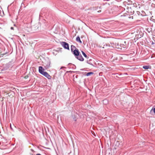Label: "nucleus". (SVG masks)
Returning <instances> with one entry per match:
<instances>
[{
    "label": "nucleus",
    "mask_w": 155,
    "mask_h": 155,
    "mask_svg": "<svg viewBox=\"0 0 155 155\" xmlns=\"http://www.w3.org/2000/svg\"><path fill=\"white\" fill-rule=\"evenodd\" d=\"M76 41L77 42H79L80 43H82V41L81 40L79 36H78L76 37Z\"/></svg>",
    "instance_id": "obj_13"
},
{
    "label": "nucleus",
    "mask_w": 155,
    "mask_h": 155,
    "mask_svg": "<svg viewBox=\"0 0 155 155\" xmlns=\"http://www.w3.org/2000/svg\"><path fill=\"white\" fill-rule=\"evenodd\" d=\"M125 15H120V17H124V16H125Z\"/></svg>",
    "instance_id": "obj_24"
},
{
    "label": "nucleus",
    "mask_w": 155,
    "mask_h": 155,
    "mask_svg": "<svg viewBox=\"0 0 155 155\" xmlns=\"http://www.w3.org/2000/svg\"><path fill=\"white\" fill-rule=\"evenodd\" d=\"M31 151H32V152H34V150H33V149H31Z\"/></svg>",
    "instance_id": "obj_25"
},
{
    "label": "nucleus",
    "mask_w": 155,
    "mask_h": 155,
    "mask_svg": "<svg viewBox=\"0 0 155 155\" xmlns=\"http://www.w3.org/2000/svg\"><path fill=\"white\" fill-rule=\"evenodd\" d=\"M91 60H92L91 59H90L89 61L87 60V64H89L92 65L93 66H94L93 64L91 62Z\"/></svg>",
    "instance_id": "obj_14"
},
{
    "label": "nucleus",
    "mask_w": 155,
    "mask_h": 155,
    "mask_svg": "<svg viewBox=\"0 0 155 155\" xmlns=\"http://www.w3.org/2000/svg\"><path fill=\"white\" fill-rule=\"evenodd\" d=\"M78 114L76 113L72 114V117L73 119L75 121H76L77 118L78 117Z\"/></svg>",
    "instance_id": "obj_9"
},
{
    "label": "nucleus",
    "mask_w": 155,
    "mask_h": 155,
    "mask_svg": "<svg viewBox=\"0 0 155 155\" xmlns=\"http://www.w3.org/2000/svg\"><path fill=\"white\" fill-rule=\"evenodd\" d=\"M101 8H101V7H99V8H100V9H101Z\"/></svg>",
    "instance_id": "obj_29"
},
{
    "label": "nucleus",
    "mask_w": 155,
    "mask_h": 155,
    "mask_svg": "<svg viewBox=\"0 0 155 155\" xmlns=\"http://www.w3.org/2000/svg\"><path fill=\"white\" fill-rule=\"evenodd\" d=\"M143 68L145 69H147L149 68L150 69L151 66L149 65H145L143 67Z\"/></svg>",
    "instance_id": "obj_11"
},
{
    "label": "nucleus",
    "mask_w": 155,
    "mask_h": 155,
    "mask_svg": "<svg viewBox=\"0 0 155 155\" xmlns=\"http://www.w3.org/2000/svg\"><path fill=\"white\" fill-rule=\"evenodd\" d=\"M137 13L138 15H140V12H139V11H137Z\"/></svg>",
    "instance_id": "obj_21"
},
{
    "label": "nucleus",
    "mask_w": 155,
    "mask_h": 155,
    "mask_svg": "<svg viewBox=\"0 0 155 155\" xmlns=\"http://www.w3.org/2000/svg\"><path fill=\"white\" fill-rule=\"evenodd\" d=\"M1 11L0 10V15H1Z\"/></svg>",
    "instance_id": "obj_28"
},
{
    "label": "nucleus",
    "mask_w": 155,
    "mask_h": 155,
    "mask_svg": "<svg viewBox=\"0 0 155 155\" xmlns=\"http://www.w3.org/2000/svg\"><path fill=\"white\" fill-rule=\"evenodd\" d=\"M77 48L75 46L73 45H71V51L72 53L73 52V51H74V50Z\"/></svg>",
    "instance_id": "obj_10"
},
{
    "label": "nucleus",
    "mask_w": 155,
    "mask_h": 155,
    "mask_svg": "<svg viewBox=\"0 0 155 155\" xmlns=\"http://www.w3.org/2000/svg\"><path fill=\"white\" fill-rule=\"evenodd\" d=\"M142 12H144V11H142Z\"/></svg>",
    "instance_id": "obj_35"
},
{
    "label": "nucleus",
    "mask_w": 155,
    "mask_h": 155,
    "mask_svg": "<svg viewBox=\"0 0 155 155\" xmlns=\"http://www.w3.org/2000/svg\"><path fill=\"white\" fill-rule=\"evenodd\" d=\"M151 28H147V30L148 33H150V32L151 31Z\"/></svg>",
    "instance_id": "obj_18"
},
{
    "label": "nucleus",
    "mask_w": 155,
    "mask_h": 155,
    "mask_svg": "<svg viewBox=\"0 0 155 155\" xmlns=\"http://www.w3.org/2000/svg\"><path fill=\"white\" fill-rule=\"evenodd\" d=\"M151 6L153 8H155V4L153 3H152L151 5Z\"/></svg>",
    "instance_id": "obj_19"
},
{
    "label": "nucleus",
    "mask_w": 155,
    "mask_h": 155,
    "mask_svg": "<svg viewBox=\"0 0 155 155\" xmlns=\"http://www.w3.org/2000/svg\"><path fill=\"white\" fill-rule=\"evenodd\" d=\"M39 24H36L34 25L32 27V30L35 31H38L40 29Z\"/></svg>",
    "instance_id": "obj_2"
},
{
    "label": "nucleus",
    "mask_w": 155,
    "mask_h": 155,
    "mask_svg": "<svg viewBox=\"0 0 155 155\" xmlns=\"http://www.w3.org/2000/svg\"><path fill=\"white\" fill-rule=\"evenodd\" d=\"M11 129H12V127H11Z\"/></svg>",
    "instance_id": "obj_33"
},
{
    "label": "nucleus",
    "mask_w": 155,
    "mask_h": 155,
    "mask_svg": "<svg viewBox=\"0 0 155 155\" xmlns=\"http://www.w3.org/2000/svg\"><path fill=\"white\" fill-rule=\"evenodd\" d=\"M50 61L49 60H48L45 62L44 63L45 65V67L46 69H48L50 67Z\"/></svg>",
    "instance_id": "obj_4"
},
{
    "label": "nucleus",
    "mask_w": 155,
    "mask_h": 155,
    "mask_svg": "<svg viewBox=\"0 0 155 155\" xmlns=\"http://www.w3.org/2000/svg\"><path fill=\"white\" fill-rule=\"evenodd\" d=\"M61 44L64 49L68 50H69V44L63 41L61 42Z\"/></svg>",
    "instance_id": "obj_3"
},
{
    "label": "nucleus",
    "mask_w": 155,
    "mask_h": 155,
    "mask_svg": "<svg viewBox=\"0 0 155 155\" xmlns=\"http://www.w3.org/2000/svg\"><path fill=\"white\" fill-rule=\"evenodd\" d=\"M11 30H13L14 29V28L13 27H11Z\"/></svg>",
    "instance_id": "obj_22"
},
{
    "label": "nucleus",
    "mask_w": 155,
    "mask_h": 155,
    "mask_svg": "<svg viewBox=\"0 0 155 155\" xmlns=\"http://www.w3.org/2000/svg\"><path fill=\"white\" fill-rule=\"evenodd\" d=\"M30 144H31V145H33V144H32V143H30Z\"/></svg>",
    "instance_id": "obj_32"
},
{
    "label": "nucleus",
    "mask_w": 155,
    "mask_h": 155,
    "mask_svg": "<svg viewBox=\"0 0 155 155\" xmlns=\"http://www.w3.org/2000/svg\"><path fill=\"white\" fill-rule=\"evenodd\" d=\"M81 52H82V54L85 58H88V57H87V55L83 51H82Z\"/></svg>",
    "instance_id": "obj_16"
},
{
    "label": "nucleus",
    "mask_w": 155,
    "mask_h": 155,
    "mask_svg": "<svg viewBox=\"0 0 155 155\" xmlns=\"http://www.w3.org/2000/svg\"><path fill=\"white\" fill-rule=\"evenodd\" d=\"M41 13H40V14H39V16H41Z\"/></svg>",
    "instance_id": "obj_31"
},
{
    "label": "nucleus",
    "mask_w": 155,
    "mask_h": 155,
    "mask_svg": "<svg viewBox=\"0 0 155 155\" xmlns=\"http://www.w3.org/2000/svg\"><path fill=\"white\" fill-rule=\"evenodd\" d=\"M101 12V10H99V11H97V12H98V13H99V12Z\"/></svg>",
    "instance_id": "obj_26"
},
{
    "label": "nucleus",
    "mask_w": 155,
    "mask_h": 155,
    "mask_svg": "<svg viewBox=\"0 0 155 155\" xmlns=\"http://www.w3.org/2000/svg\"><path fill=\"white\" fill-rule=\"evenodd\" d=\"M45 69H44L41 66H40L38 68V71L41 74L45 71H44Z\"/></svg>",
    "instance_id": "obj_7"
},
{
    "label": "nucleus",
    "mask_w": 155,
    "mask_h": 155,
    "mask_svg": "<svg viewBox=\"0 0 155 155\" xmlns=\"http://www.w3.org/2000/svg\"><path fill=\"white\" fill-rule=\"evenodd\" d=\"M152 110H153V111L155 114V107L153 108L151 111Z\"/></svg>",
    "instance_id": "obj_20"
},
{
    "label": "nucleus",
    "mask_w": 155,
    "mask_h": 155,
    "mask_svg": "<svg viewBox=\"0 0 155 155\" xmlns=\"http://www.w3.org/2000/svg\"><path fill=\"white\" fill-rule=\"evenodd\" d=\"M68 65L71 67L73 69H75L76 68V66L74 65L71 64H69Z\"/></svg>",
    "instance_id": "obj_12"
},
{
    "label": "nucleus",
    "mask_w": 155,
    "mask_h": 155,
    "mask_svg": "<svg viewBox=\"0 0 155 155\" xmlns=\"http://www.w3.org/2000/svg\"><path fill=\"white\" fill-rule=\"evenodd\" d=\"M42 75L44 76L49 80L51 79V77L49 74H48L47 72L46 71H45L42 74Z\"/></svg>",
    "instance_id": "obj_6"
},
{
    "label": "nucleus",
    "mask_w": 155,
    "mask_h": 155,
    "mask_svg": "<svg viewBox=\"0 0 155 155\" xmlns=\"http://www.w3.org/2000/svg\"><path fill=\"white\" fill-rule=\"evenodd\" d=\"M76 58L81 61H83L84 59L82 57V55L80 54L78 56L75 57Z\"/></svg>",
    "instance_id": "obj_8"
},
{
    "label": "nucleus",
    "mask_w": 155,
    "mask_h": 155,
    "mask_svg": "<svg viewBox=\"0 0 155 155\" xmlns=\"http://www.w3.org/2000/svg\"><path fill=\"white\" fill-rule=\"evenodd\" d=\"M36 155H41V154H40V153H38V154H36Z\"/></svg>",
    "instance_id": "obj_27"
},
{
    "label": "nucleus",
    "mask_w": 155,
    "mask_h": 155,
    "mask_svg": "<svg viewBox=\"0 0 155 155\" xmlns=\"http://www.w3.org/2000/svg\"><path fill=\"white\" fill-rule=\"evenodd\" d=\"M115 47L117 49L124 50L127 48V46L125 41H122L120 44L118 43H115Z\"/></svg>",
    "instance_id": "obj_1"
},
{
    "label": "nucleus",
    "mask_w": 155,
    "mask_h": 155,
    "mask_svg": "<svg viewBox=\"0 0 155 155\" xmlns=\"http://www.w3.org/2000/svg\"><path fill=\"white\" fill-rule=\"evenodd\" d=\"M94 74L93 72H88L86 74V75L87 76H88L91 75H92Z\"/></svg>",
    "instance_id": "obj_15"
},
{
    "label": "nucleus",
    "mask_w": 155,
    "mask_h": 155,
    "mask_svg": "<svg viewBox=\"0 0 155 155\" xmlns=\"http://www.w3.org/2000/svg\"><path fill=\"white\" fill-rule=\"evenodd\" d=\"M72 53L75 57L78 56L79 54H80V52L78 48H76L74 50V51H73V52Z\"/></svg>",
    "instance_id": "obj_5"
},
{
    "label": "nucleus",
    "mask_w": 155,
    "mask_h": 155,
    "mask_svg": "<svg viewBox=\"0 0 155 155\" xmlns=\"http://www.w3.org/2000/svg\"><path fill=\"white\" fill-rule=\"evenodd\" d=\"M154 44V43L153 42H152V44Z\"/></svg>",
    "instance_id": "obj_30"
},
{
    "label": "nucleus",
    "mask_w": 155,
    "mask_h": 155,
    "mask_svg": "<svg viewBox=\"0 0 155 155\" xmlns=\"http://www.w3.org/2000/svg\"><path fill=\"white\" fill-rule=\"evenodd\" d=\"M62 68V67H61V68L60 69H61Z\"/></svg>",
    "instance_id": "obj_34"
},
{
    "label": "nucleus",
    "mask_w": 155,
    "mask_h": 155,
    "mask_svg": "<svg viewBox=\"0 0 155 155\" xmlns=\"http://www.w3.org/2000/svg\"><path fill=\"white\" fill-rule=\"evenodd\" d=\"M78 76H79L78 75H76L75 76L74 75H73V77L74 79L75 78H78Z\"/></svg>",
    "instance_id": "obj_17"
},
{
    "label": "nucleus",
    "mask_w": 155,
    "mask_h": 155,
    "mask_svg": "<svg viewBox=\"0 0 155 155\" xmlns=\"http://www.w3.org/2000/svg\"><path fill=\"white\" fill-rule=\"evenodd\" d=\"M104 101L106 102V103H107V100H104Z\"/></svg>",
    "instance_id": "obj_23"
}]
</instances>
